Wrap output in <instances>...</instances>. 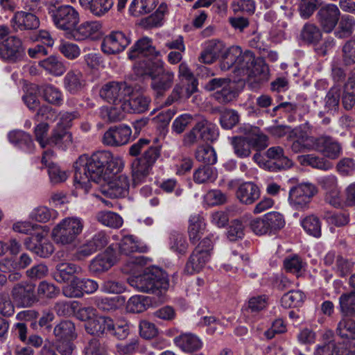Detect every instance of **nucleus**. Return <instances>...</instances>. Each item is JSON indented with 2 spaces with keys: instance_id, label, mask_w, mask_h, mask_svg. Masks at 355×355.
<instances>
[{
  "instance_id": "39",
  "label": "nucleus",
  "mask_w": 355,
  "mask_h": 355,
  "mask_svg": "<svg viewBox=\"0 0 355 355\" xmlns=\"http://www.w3.org/2000/svg\"><path fill=\"white\" fill-rule=\"evenodd\" d=\"M266 155L270 159L275 160L279 169L288 168L293 165V162L284 155V150L280 146L270 147L266 153Z\"/></svg>"
},
{
  "instance_id": "7",
  "label": "nucleus",
  "mask_w": 355,
  "mask_h": 355,
  "mask_svg": "<svg viewBox=\"0 0 355 355\" xmlns=\"http://www.w3.org/2000/svg\"><path fill=\"white\" fill-rule=\"evenodd\" d=\"M213 243L209 238L202 240L190 255L184 268V272L193 275L200 272L210 259Z\"/></svg>"
},
{
  "instance_id": "31",
  "label": "nucleus",
  "mask_w": 355,
  "mask_h": 355,
  "mask_svg": "<svg viewBox=\"0 0 355 355\" xmlns=\"http://www.w3.org/2000/svg\"><path fill=\"white\" fill-rule=\"evenodd\" d=\"M150 99L144 95H137L123 102L122 108L127 112L142 113L149 107Z\"/></svg>"
},
{
  "instance_id": "59",
  "label": "nucleus",
  "mask_w": 355,
  "mask_h": 355,
  "mask_svg": "<svg viewBox=\"0 0 355 355\" xmlns=\"http://www.w3.org/2000/svg\"><path fill=\"white\" fill-rule=\"evenodd\" d=\"M239 120L238 113L233 110H223L220 112V123L225 129H231Z\"/></svg>"
},
{
  "instance_id": "10",
  "label": "nucleus",
  "mask_w": 355,
  "mask_h": 355,
  "mask_svg": "<svg viewBox=\"0 0 355 355\" xmlns=\"http://www.w3.org/2000/svg\"><path fill=\"white\" fill-rule=\"evenodd\" d=\"M315 187L310 183L300 184L289 191L288 202L295 209H303L316 193Z\"/></svg>"
},
{
  "instance_id": "58",
  "label": "nucleus",
  "mask_w": 355,
  "mask_h": 355,
  "mask_svg": "<svg viewBox=\"0 0 355 355\" xmlns=\"http://www.w3.org/2000/svg\"><path fill=\"white\" fill-rule=\"evenodd\" d=\"M170 249L177 254H184L188 244L185 237L180 233H173L170 237Z\"/></svg>"
},
{
  "instance_id": "54",
  "label": "nucleus",
  "mask_w": 355,
  "mask_h": 355,
  "mask_svg": "<svg viewBox=\"0 0 355 355\" xmlns=\"http://www.w3.org/2000/svg\"><path fill=\"white\" fill-rule=\"evenodd\" d=\"M337 334L342 338L355 340V321L347 318H343L338 322Z\"/></svg>"
},
{
  "instance_id": "64",
  "label": "nucleus",
  "mask_w": 355,
  "mask_h": 355,
  "mask_svg": "<svg viewBox=\"0 0 355 355\" xmlns=\"http://www.w3.org/2000/svg\"><path fill=\"white\" fill-rule=\"evenodd\" d=\"M83 355H107V349L98 340L92 339L85 348Z\"/></svg>"
},
{
  "instance_id": "56",
  "label": "nucleus",
  "mask_w": 355,
  "mask_h": 355,
  "mask_svg": "<svg viewBox=\"0 0 355 355\" xmlns=\"http://www.w3.org/2000/svg\"><path fill=\"white\" fill-rule=\"evenodd\" d=\"M232 145L233 146L234 153L241 158L248 157L250 153V145L246 138L241 137H236L232 139Z\"/></svg>"
},
{
  "instance_id": "19",
  "label": "nucleus",
  "mask_w": 355,
  "mask_h": 355,
  "mask_svg": "<svg viewBox=\"0 0 355 355\" xmlns=\"http://www.w3.org/2000/svg\"><path fill=\"white\" fill-rule=\"evenodd\" d=\"M318 21L323 31L331 32L338 24L340 12L334 4H328L321 8L318 12Z\"/></svg>"
},
{
  "instance_id": "33",
  "label": "nucleus",
  "mask_w": 355,
  "mask_h": 355,
  "mask_svg": "<svg viewBox=\"0 0 355 355\" xmlns=\"http://www.w3.org/2000/svg\"><path fill=\"white\" fill-rule=\"evenodd\" d=\"M196 128H198L199 137L205 141H216L218 136L219 132L216 125L202 119L196 123Z\"/></svg>"
},
{
  "instance_id": "1",
  "label": "nucleus",
  "mask_w": 355,
  "mask_h": 355,
  "mask_svg": "<svg viewBox=\"0 0 355 355\" xmlns=\"http://www.w3.org/2000/svg\"><path fill=\"white\" fill-rule=\"evenodd\" d=\"M110 155L99 151L91 156L80 155L74 164V182L76 189H83L88 192L91 187V182L101 183L106 180V172H104L105 162Z\"/></svg>"
},
{
  "instance_id": "51",
  "label": "nucleus",
  "mask_w": 355,
  "mask_h": 355,
  "mask_svg": "<svg viewBox=\"0 0 355 355\" xmlns=\"http://www.w3.org/2000/svg\"><path fill=\"white\" fill-rule=\"evenodd\" d=\"M304 230L309 235L320 237L321 235V224L318 218L309 216L301 220Z\"/></svg>"
},
{
  "instance_id": "26",
  "label": "nucleus",
  "mask_w": 355,
  "mask_h": 355,
  "mask_svg": "<svg viewBox=\"0 0 355 355\" xmlns=\"http://www.w3.org/2000/svg\"><path fill=\"white\" fill-rule=\"evenodd\" d=\"M260 195L259 188L252 182L241 184L236 193L237 199L245 205H252L259 198Z\"/></svg>"
},
{
  "instance_id": "32",
  "label": "nucleus",
  "mask_w": 355,
  "mask_h": 355,
  "mask_svg": "<svg viewBox=\"0 0 355 355\" xmlns=\"http://www.w3.org/2000/svg\"><path fill=\"white\" fill-rule=\"evenodd\" d=\"M153 166L148 165L141 159H135L132 164V175L133 185L144 182L150 174Z\"/></svg>"
},
{
  "instance_id": "4",
  "label": "nucleus",
  "mask_w": 355,
  "mask_h": 355,
  "mask_svg": "<svg viewBox=\"0 0 355 355\" xmlns=\"http://www.w3.org/2000/svg\"><path fill=\"white\" fill-rule=\"evenodd\" d=\"M129 284L138 291L162 295L168 288L169 283L165 273L159 268H147L138 276L129 279Z\"/></svg>"
},
{
  "instance_id": "60",
  "label": "nucleus",
  "mask_w": 355,
  "mask_h": 355,
  "mask_svg": "<svg viewBox=\"0 0 355 355\" xmlns=\"http://www.w3.org/2000/svg\"><path fill=\"white\" fill-rule=\"evenodd\" d=\"M148 259L143 256L129 257L123 266L125 273H135L147 263Z\"/></svg>"
},
{
  "instance_id": "9",
  "label": "nucleus",
  "mask_w": 355,
  "mask_h": 355,
  "mask_svg": "<svg viewBox=\"0 0 355 355\" xmlns=\"http://www.w3.org/2000/svg\"><path fill=\"white\" fill-rule=\"evenodd\" d=\"M130 59L139 58V61L135 64V69L136 73L141 71L138 69V64L142 63H150V60H155L156 58H159V52L156 51L155 47L152 45L151 40L144 37L139 40L132 46L128 53Z\"/></svg>"
},
{
  "instance_id": "3",
  "label": "nucleus",
  "mask_w": 355,
  "mask_h": 355,
  "mask_svg": "<svg viewBox=\"0 0 355 355\" xmlns=\"http://www.w3.org/2000/svg\"><path fill=\"white\" fill-rule=\"evenodd\" d=\"M150 63H140L138 69H141L137 74L139 76L148 75L151 78V87L157 96H162L164 93L171 87L174 73L164 67V62L160 58L150 60Z\"/></svg>"
},
{
  "instance_id": "14",
  "label": "nucleus",
  "mask_w": 355,
  "mask_h": 355,
  "mask_svg": "<svg viewBox=\"0 0 355 355\" xmlns=\"http://www.w3.org/2000/svg\"><path fill=\"white\" fill-rule=\"evenodd\" d=\"M130 43L128 35L121 31H113L104 37L101 49L106 54H115L123 51Z\"/></svg>"
},
{
  "instance_id": "6",
  "label": "nucleus",
  "mask_w": 355,
  "mask_h": 355,
  "mask_svg": "<svg viewBox=\"0 0 355 355\" xmlns=\"http://www.w3.org/2000/svg\"><path fill=\"white\" fill-rule=\"evenodd\" d=\"M84 228L83 220L77 216H68L59 221L51 230L53 241L61 245L73 244Z\"/></svg>"
},
{
  "instance_id": "34",
  "label": "nucleus",
  "mask_w": 355,
  "mask_h": 355,
  "mask_svg": "<svg viewBox=\"0 0 355 355\" xmlns=\"http://www.w3.org/2000/svg\"><path fill=\"white\" fill-rule=\"evenodd\" d=\"M71 143V134L66 131L65 129L59 128L58 126L53 130L52 135L49 139V144L57 146L62 149H65Z\"/></svg>"
},
{
  "instance_id": "5",
  "label": "nucleus",
  "mask_w": 355,
  "mask_h": 355,
  "mask_svg": "<svg viewBox=\"0 0 355 355\" xmlns=\"http://www.w3.org/2000/svg\"><path fill=\"white\" fill-rule=\"evenodd\" d=\"M233 68V71L237 76L254 77L255 81L258 83L265 82L268 79L269 69L265 61L261 58H255L250 51H241V55L237 58Z\"/></svg>"
},
{
  "instance_id": "38",
  "label": "nucleus",
  "mask_w": 355,
  "mask_h": 355,
  "mask_svg": "<svg viewBox=\"0 0 355 355\" xmlns=\"http://www.w3.org/2000/svg\"><path fill=\"white\" fill-rule=\"evenodd\" d=\"M55 278L58 282H67L75 278V274L79 273L81 268L70 263H60L56 266Z\"/></svg>"
},
{
  "instance_id": "27",
  "label": "nucleus",
  "mask_w": 355,
  "mask_h": 355,
  "mask_svg": "<svg viewBox=\"0 0 355 355\" xmlns=\"http://www.w3.org/2000/svg\"><path fill=\"white\" fill-rule=\"evenodd\" d=\"M174 343L182 351L188 353L199 350L202 347L201 339L191 333H185L176 336L174 338Z\"/></svg>"
},
{
  "instance_id": "49",
  "label": "nucleus",
  "mask_w": 355,
  "mask_h": 355,
  "mask_svg": "<svg viewBox=\"0 0 355 355\" xmlns=\"http://www.w3.org/2000/svg\"><path fill=\"white\" fill-rule=\"evenodd\" d=\"M54 334L60 340L73 339L75 338V326L71 321H62L55 327Z\"/></svg>"
},
{
  "instance_id": "57",
  "label": "nucleus",
  "mask_w": 355,
  "mask_h": 355,
  "mask_svg": "<svg viewBox=\"0 0 355 355\" xmlns=\"http://www.w3.org/2000/svg\"><path fill=\"white\" fill-rule=\"evenodd\" d=\"M340 310L345 315L355 314V292L343 294L339 298Z\"/></svg>"
},
{
  "instance_id": "8",
  "label": "nucleus",
  "mask_w": 355,
  "mask_h": 355,
  "mask_svg": "<svg viewBox=\"0 0 355 355\" xmlns=\"http://www.w3.org/2000/svg\"><path fill=\"white\" fill-rule=\"evenodd\" d=\"M53 24L62 31H71L80 21L78 12L71 6L63 5L50 12Z\"/></svg>"
},
{
  "instance_id": "61",
  "label": "nucleus",
  "mask_w": 355,
  "mask_h": 355,
  "mask_svg": "<svg viewBox=\"0 0 355 355\" xmlns=\"http://www.w3.org/2000/svg\"><path fill=\"white\" fill-rule=\"evenodd\" d=\"M59 51L67 59L74 60L80 55V49L76 44L61 41L58 46Z\"/></svg>"
},
{
  "instance_id": "62",
  "label": "nucleus",
  "mask_w": 355,
  "mask_h": 355,
  "mask_svg": "<svg viewBox=\"0 0 355 355\" xmlns=\"http://www.w3.org/2000/svg\"><path fill=\"white\" fill-rule=\"evenodd\" d=\"M48 173L50 181L52 184H59L64 182L67 178V172L60 168L55 164H49L48 166Z\"/></svg>"
},
{
  "instance_id": "45",
  "label": "nucleus",
  "mask_w": 355,
  "mask_h": 355,
  "mask_svg": "<svg viewBox=\"0 0 355 355\" xmlns=\"http://www.w3.org/2000/svg\"><path fill=\"white\" fill-rule=\"evenodd\" d=\"M150 303V298L147 296L137 295L131 297L127 303V310L132 313H141L147 309Z\"/></svg>"
},
{
  "instance_id": "36",
  "label": "nucleus",
  "mask_w": 355,
  "mask_h": 355,
  "mask_svg": "<svg viewBox=\"0 0 355 355\" xmlns=\"http://www.w3.org/2000/svg\"><path fill=\"white\" fill-rule=\"evenodd\" d=\"M40 93L45 101L60 106L63 103V94L61 90L53 85H45L41 87Z\"/></svg>"
},
{
  "instance_id": "15",
  "label": "nucleus",
  "mask_w": 355,
  "mask_h": 355,
  "mask_svg": "<svg viewBox=\"0 0 355 355\" xmlns=\"http://www.w3.org/2000/svg\"><path fill=\"white\" fill-rule=\"evenodd\" d=\"M131 128L125 125L110 128L103 135V141L111 146H119L127 144L131 137Z\"/></svg>"
},
{
  "instance_id": "37",
  "label": "nucleus",
  "mask_w": 355,
  "mask_h": 355,
  "mask_svg": "<svg viewBox=\"0 0 355 355\" xmlns=\"http://www.w3.org/2000/svg\"><path fill=\"white\" fill-rule=\"evenodd\" d=\"M297 160L302 165L311 166L313 168L324 171L329 170L333 167L332 164L329 161L311 154L300 155L297 157Z\"/></svg>"
},
{
  "instance_id": "18",
  "label": "nucleus",
  "mask_w": 355,
  "mask_h": 355,
  "mask_svg": "<svg viewBox=\"0 0 355 355\" xmlns=\"http://www.w3.org/2000/svg\"><path fill=\"white\" fill-rule=\"evenodd\" d=\"M119 259L118 254L110 246L91 261L89 268L94 272H103L111 268Z\"/></svg>"
},
{
  "instance_id": "2",
  "label": "nucleus",
  "mask_w": 355,
  "mask_h": 355,
  "mask_svg": "<svg viewBox=\"0 0 355 355\" xmlns=\"http://www.w3.org/2000/svg\"><path fill=\"white\" fill-rule=\"evenodd\" d=\"M241 55V49L237 46L227 47L218 40H209L205 43L199 61L205 64H211L219 57L222 58L220 67L223 71L233 68L237 58Z\"/></svg>"
},
{
  "instance_id": "40",
  "label": "nucleus",
  "mask_w": 355,
  "mask_h": 355,
  "mask_svg": "<svg viewBox=\"0 0 355 355\" xmlns=\"http://www.w3.org/2000/svg\"><path fill=\"white\" fill-rule=\"evenodd\" d=\"M158 0H133L129 7V12L139 16L151 12L157 6Z\"/></svg>"
},
{
  "instance_id": "46",
  "label": "nucleus",
  "mask_w": 355,
  "mask_h": 355,
  "mask_svg": "<svg viewBox=\"0 0 355 355\" xmlns=\"http://www.w3.org/2000/svg\"><path fill=\"white\" fill-rule=\"evenodd\" d=\"M300 37L306 43L315 44L321 39L322 33L315 24L307 23L301 31Z\"/></svg>"
},
{
  "instance_id": "17",
  "label": "nucleus",
  "mask_w": 355,
  "mask_h": 355,
  "mask_svg": "<svg viewBox=\"0 0 355 355\" xmlns=\"http://www.w3.org/2000/svg\"><path fill=\"white\" fill-rule=\"evenodd\" d=\"M15 302L20 306H31L35 302V286L28 282L16 284L12 290Z\"/></svg>"
},
{
  "instance_id": "20",
  "label": "nucleus",
  "mask_w": 355,
  "mask_h": 355,
  "mask_svg": "<svg viewBox=\"0 0 355 355\" xmlns=\"http://www.w3.org/2000/svg\"><path fill=\"white\" fill-rule=\"evenodd\" d=\"M23 101L31 110H35L37 108V112L35 116L37 121L43 119L54 120L56 117V112L53 108L43 105L40 107V101L35 94L28 92L23 96Z\"/></svg>"
},
{
  "instance_id": "21",
  "label": "nucleus",
  "mask_w": 355,
  "mask_h": 355,
  "mask_svg": "<svg viewBox=\"0 0 355 355\" xmlns=\"http://www.w3.org/2000/svg\"><path fill=\"white\" fill-rule=\"evenodd\" d=\"M293 139L291 149L294 153L314 150L315 137H309L300 127L293 129L290 133Z\"/></svg>"
},
{
  "instance_id": "44",
  "label": "nucleus",
  "mask_w": 355,
  "mask_h": 355,
  "mask_svg": "<svg viewBox=\"0 0 355 355\" xmlns=\"http://www.w3.org/2000/svg\"><path fill=\"white\" fill-rule=\"evenodd\" d=\"M205 223L199 215L191 216L189 218L188 232L189 239L191 242L198 241L203 234Z\"/></svg>"
},
{
  "instance_id": "24",
  "label": "nucleus",
  "mask_w": 355,
  "mask_h": 355,
  "mask_svg": "<svg viewBox=\"0 0 355 355\" xmlns=\"http://www.w3.org/2000/svg\"><path fill=\"white\" fill-rule=\"evenodd\" d=\"M11 23L15 29L21 31L35 29L40 26V20L36 15L26 11L16 12Z\"/></svg>"
},
{
  "instance_id": "30",
  "label": "nucleus",
  "mask_w": 355,
  "mask_h": 355,
  "mask_svg": "<svg viewBox=\"0 0 355 355\" xmlns=\"http://www.w3.org/2000/svg\"><path fill=\"white\" fill-rule=\"evenodd\" d=\"M85 85V80L79 71L71 70L64 78V87L71 94L81 91Z\"/></svg>"
},
{
  "instance_id": "63",
  "label": "nucleus",
  "mask_w": 355,
  "mask_h": 355,
  "mask_svg": "<svg viewBox=\"0 0 355 355\" xmlns=\"http://www.w3.org/2000/svg\"><path fill=\"white\" fill-rule=\"evenodd\" d=\"M343 62L346 65L355 63V37L349 40L343 48Z\"/></svg>"
},
{
  "instance_id": "12",
  "label": "nucleus",
  "mask_w": 355,
  "mask_h": 355,
  "mask_svg": "<svg viewBox=\"0 0 355 355\" xmlns=\"http://www.w3.org/2000/svg\"><path fill=\"white\" fill-rule=\"evenodd\" d=\"M132 92V88L124 82H110L104 85L100 90V96L114 104L125 101V98Z\"/></svg>"
},
{
  "instance_id": "25",
  "label": "nucleus",
  "mask_w": 355,
  "mask_h": 355,
  "mask_svg": "<svg viewBox=\"0 0 355 355\" xmlns=\"http://www.w3.org/2000/svg\"><path fill=\"white\" fill-rule=\"evenodd\" d=\"M102 25L98 21H87L82 23L73 31L75 40L81 41L95 39L100 34Z\"/></svg>"
},
{
  "instance_id": "13",
  "label": "nucleus",
  "mask_w": 355,
  "mask_h": 355,
  "mask_svg": "<svg viewBox=\"0 0 355 355\" xmlns=\"http://www.w3.org/2000/svg\"><path fill=\"white\" fill-rule=\"evenodd\" d=\"M24 49L21 40L11 36L0 42V59L8 62H16L22 59Z\"/></svg>"
},
{
  "instance_id": "53",
  "label": "nucleus",
  "mask_w": 355,
  "mask_h": 355,
  "mask_svg": "<svg viewBox=\"0 0 355 355\" xmlns=\"http://www.w3.org/2000/svg\"><path fill=\"white\" fill-rule=\"evenodd\" d=\"M305 296L300 291H291L284 294L281 300L282 306L286 309L297 307L302 304Z\"/></svg>"
},
{
  "instance_id": "43",
  "label": "nucleus",
  "mask_w": 355,
  "mask_h": 355,
  "mask_svg": "<svg viewBox=\"0 0 355 355\" xmlns=\"http://www.w3.org/2000/svg\"><path fill=\"white\" fill-rule=\"evenodd\" d=\"M193 180L197 184L214 182L217 178V171L209 165L199 167L193 173Z\"/></svg>"
},
{
  "instance_id": "48",
  "label": "nucleus",
  "mask_w": 355,
  "mask_h": 355,
  "mask_svg": "<svg viewBox=\"0 0 355 355\" xmlns=\"http://www.w3.org/2000/svg\"><path fill=\"white\" fill-rule=\"evenodd\" d=\"M270 234L283 228L285 220L282 214L277 211H270L263 215Z\"/></svg>"
},
{
  "instance_id": "22",
  "label": "nucleus",
  "mask_w": 355,
  "mask_h": 355,
  "mask_svg": "<svg viewBox=\"0 0 355 355\" xmlns=\"http://www.w3.org/2000/svg\"><path fill=\"white\" fill-rule=\"evenodd\" d=\"M85 329L92 335L107 334L114 332V322L109 317L96 315L94 320L86 322Z\"/></svg>"
},
{
  "instance_id": "16",
  "label": "nucleus",
  "mask_w": 355,
  "mask_h": 355,
  "mask_svg": "<svg viewBox=\"0 0 355 355\" xmlns=\"http://www.w3.org/2000/svg\"><path fill=\"white\" fill-rule=\"evenodd\" d=\"M314 150L331 159H337L342 153L340 144L329 136H321L314 139Z\"/></svg>"
},
{
  "instance_id": "29",
  "label": "nucleus",
  "mask_w": 355,
  "mask_h": 355,
  "mask_svg": "<svg viewBox=\"0 0 355 355\" xmlns=\"http://www.w3.org/2000/svg\"><path fill=\"white\" fill-rule=\"evenodd\" d=\"M39 66L48 74L60 76L67 70L64 62L58 57L51 55L39 62Z\"/></svg>"
},
{
  "instance_id": "47",
  "label": "nucleus",
  "mask_w": 355,
  "mask_h": 355,
  "mask_svg": "<svg viewBox=\"0 0 355 355\" xmlns=\"http://www.w3.org/2000/svg\"><path fill=\"white\" fill-rule=\"evenodd\" d=\"M58 212L45 206H40L33 209L30 218L40 223H46L51 219L56 218Z\"/></svg>"
},
{
  "instance_id": "55",
  "label": "nucleus",
  "mask_w": 355,
  "mask_h": 355,
  "mask_svg": "<svg viewBox=\"0 0 355 355\" xmlns=\"http://www.w3.org/2000/svg\"><path fill=\"white\" fill-rule=\"evenodd\" d=\"M196 158L207 165L214 164L217 161L214 149L209 146H201L196 152Z\"/></svg>"
},
{
  "instance_id": "11",
  "label": "nucleus",
  "mask_w": 355,
  "mask_h": 355,
  "mask_svg": "<svg viewBox=\"0 0 355 355\" xmlns=\"http://www.w3.org/2000/svg\"><path fill=\"white\" fill-rule=\"evenodd\" d=\"M106 184L101 188V193L110 198H120L126 196L130 188V180L125 174L106 175Z\"/></svg>"
},
{
  "instance_id": "35",
  "label": "nucleus",
  "mask_w": 355,
  "mask_h": 355,
  "mask_svg": "<svg viewBox=\"0 0 355 355\" xmlns=\"http://www.w3.org/2000/svg\"><path fill=\"white\" fill-rule=\"evenodd\" d=\"M123 103L114 104V106H104L100 110V116L105 121H117L124 118V113L127 112L123 108Z\"/></svg>"
},
{
  "instance_id": "52",
  "label": "nucleus",
  "mask_w": 355,
  "mask_h": 355,
  "mask_svg": "<svg viewBox=\"0 0 355 355\" xmlns=\"http://www.w3.org/2000/svg\"><path fill=\"white\" fill-rule=\"evenodd\" d=\"M246 138L250 146L257 150H261L268 146L267 136L261 133L257 128H254L252 132L246 136Z\"/></svg>"
},
{
  "instance_id": "50",
  "label": "nucleus",
  "mask_w": 355,
  "mask_h": 355,
  "mask_svg": "<svg viewBox=\"0 0 355 355\" xmlns=\"http://www.w3.org/2000/svg\"><path fill=\"white\" fill-rule=\"evenodd\" d=\"M102 153H107L110 155L108 159L105 162V166H106L107 175H118L124 166V162L122 157L119 156H114L110 151H102Z\"/></svg>"
},
{
  "instance_id": "42",
  "label": "nucleus",
  "mask_w": 355,
  "mask_h": 355,
  "mask_svg": "<svg viewBox=\"0 0 355 355\" xmlns=\"http://www.w3.org/2000/svg\"><path fill=\"white\" fill-rule=\"evenodd\" d=\"M96 219L102 225L112 228H119L123 222L120 215L111 211H99Z\"/></svg>"
},
{
  "instance_id": "28",
  "label": "nucleus",
  "mask_w": 355,
  "mask_h": 355,
  "mask_svg": "<svg viewBox=\"0 0 355 355\" xmlns=\"http://www.w3.org/2000/svg\"><path fill=\"white\" fill-rule=\"evenodd\" d=\"M80 6L96 17H103L113 7V0H79Z\"/></svg>"
},
{
  "instance_id": "23",
  "label": "nucleus",
  "mask_w": 355,
  "mask_h": 355,
  "mask_svg": "<svg viewBox=\"0 0 355 355\" xmlns=\"http://www.w3.org/2000/svg\"><path fill=\"white\" fill-rule=\"evenodd\" d=\"M119 254L126 257L135 252H146L148 247L132 235L122 237L119 244Z\"/></svg>"
},
{
  "instance_id": "41",
  "label": "nucleus",
  "mask_w": 355,
  "mask_h": 355,
  "mask_svg": "<svg viewBox=\"0 0 355 355\" xmlns=\"http://www.w3.org/2000/svg\"><path fill=\"white\" fill-rule=\"evenodd\" d=\"M338 26L334 33L338 38H345L350 36L355 28V19L353 17L345 15L338 21Z\"/></svg>"
}]
</instances>
